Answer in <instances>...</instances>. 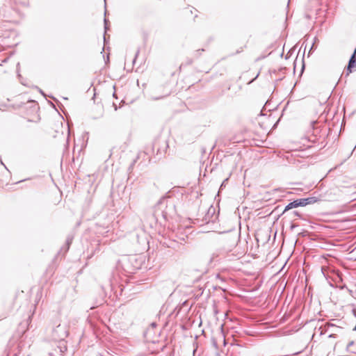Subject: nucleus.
<instances>
[{
    "label": "nucleus",
    "instance_id": "nucleus-22",
    "mask_svg": "<svg viewBox=\"0 0 356 356\" xmlns=\"http://www.w3.org/2000/svg\"><path fill=\"white\" fill-rule=\"evenodd\" d=\"M65 336H66L65 332H64V333L63 334V335L60 337V339H63V337H65Z\"/></svg>",
    "mask_w": 356,
    "mask_h": 356
},
{
    "label": "nucleus",
    "instance_id": "nucleus-9",
    "mask_svg": "<svg viewBox=\"0 0 356 356\" xmlns=\"http://www.w3.org/2000/svg\"><path fill=\"white\" fill-rule=\"evenodd\" d=\"M72 240L73 236H68L66 239L65 246L62 248L60 250L62 251L63 250H64L65 252H67L70 247V245L72 244Z\"/></svg>",
    "mask_w": 356,
    "mask_h": 356
},
{
    "label": "nucleus",
    "instance_id": "nucleus-17",
    "mask_svg": "<svg viewBox=\"0 0 356 356\" xmlns=\"http://www.w3.org/2000/svg\"><path fill=\"white\" fill-rule=\"evenodd\" d=\"M138 54H139V50L138 49V50H137V51H136V53L135 58H134V60H133V63H135L136 59V57L138 56Z\"/></svg>",
    "mask_w": 356,
    "mask_h": 356
},
{
    "label": "nucleus",
    "instance_id": "nucleus-23",
    "mask_svg": "<svg viewBox=\"0 0 356 356\" xmlns=\"http://www.w3.org/2000/svg\"><path fill=\"white\" fill-rule=\"evenodd\" d=\"M192 62H193V60H192L191 59H190V60H188V64H191V63H192Z\"/></svg>",
    "mask_w": 356,
    "mask_h": 356
},
{
    "label": "nucleus",
    "instance_id": "nucleus-25",
    "mask_svg": "<svg viewBox=\"0 0 356 356\" xmlns=\"http://www.w3.org/2000/svg\"><path fill=\"white\" fill-rule=\"evenodd\" d=\"M353 331H356V325H355V327H353Z\"/></svg>",
    "mask_w": 356,
    "mask_h": 356
},
{
    "label": "nucleus",
    "instance_id": "nucleus-16",
    "mask_svg": "<svg viewBox=\"0 0 356 356\" xmlns=\"http://www.w3.org/2000/svg\"><path fill=\"white\" fill-rule=\"evenodd\" d=\"M220 254L219 253V252H214L212 254V258L210 259V261H212V259L215 257H218Z\"/></svg>",
    "mask_w": 356,
    "mask_h": 356
},
{
    "label": "nucleus",
    "instance_id": "nucleus-26",
    "mask_svg": "<svg viewBox=\"0 0 356 356\" xmlns=\"http://www.w3.org/2000/svg\"><path fill=\"white\" fill-rule=\"evenodd\" d=\"M40 92L41 94H42L43 95H44V92H42V90H40Z\"/></svg>",
    "mask_w": 356,
    "mask_h": 356
},
{
    "label": "nucleus",
    "instance_id": "nucleus-24",
    "mask_svg": "<svg viewBox=\"0 0 356 356\" xmlns=\"http://www.w3.org/2000/svg\"><path fill=\"white\" fill-rule=\"evenodd\" d=\"M242 50H237L236 52V54H239Z\"/></svg>",
    "mask_w": 356,
    "mask_h": 356
},
{
    "label": "nucleus",
    "instance_id": "nucleus-13",
    "mask_svg": "<svg viewBox=\"0 0 356 356\" xmlns=\"http://www.w3.org/2000/svg\"><path fill=\"white\" fill-rule=\"evenodd\" d=\"M135 163H136V161L134 160V161L132 162V163L129 165V168H128V170H129V172H131V171L133 170V168H134V165Z\"/></svg>",
    "mask_w": 356,
    "mask_h": 356
},
{
    "label": "nucleus",
    "instance_id": "nucleus-18",
    "mask_svg": "<svg viewBox=\"0 0 356 356\" xmlns=\"http://www.w3.org/2000/svg\"><path fill=\"white\" fill-rule=\"evenodd\" d=\"M161 98H162V97H152V99L158 100V99H161Z\"/></svg>",
    "mask_w": 356,
    "mask_h": 356
},
{
    "label": "nucleus",
    "instance_id": "nucleus-29",
    "mask_svg": "<svg viewBox=\"0 0 356 356\" xmlns=\"http://www.w3.org/2000/svg\"><path fill=\"white\" fill-rule=\"evenodd\" d=\"M304 68H305V65L303 64L302 67V71L304 70Z\"/></svg>",
    "mask_w": 356,
    "mask_h": 356
},
{
    "label": "nucleus",
    "instance_id": "nucleus-10",
    "mask_svg": "<svg viewBox=\"0 0 356 356\" xmlns=\"http://www.w3.org/2000/svg\"><path fill=\"white\" fill-rule=\"evenodd\" d=\"M72 240L73 236H68L66 239L65 246L62 248L60 250L62 251L63 250H64L65 252H67L70 247V245L72 244Z\"/></svg>",
    "mask_w": 356,
    "mask_h": 356
},
{
    "label": "nucleus",
    "instance_id": "nucleus-3",
    "mask_svg": "<svg viewBox=\"0 0 356 356\" xmlns=\"http://www.w3.org/2000/svg\"><path fill=\"white\" fill-rule=\"evenodd\" d=\"M322 198L316 197V196H310L305 198H299V204L300 207H305L309 204H312L319 201H321Z\"/></svg>",
    "mask_w": 356,
    "mask_h": 356
},
{
    "label": "nucleus",
    "instance_id": "nucleus-7",
    "mask_svg": "<svg viewBox=\"0 0 356 356\" xmlns=\"http://www.w3.org/2000/svg\"><path fill=\"white\" fill-rule=\"evenodd\" d=\"M115 283L116 280L113 276L111 279L109 280L106 285L102 286V289L105 292H106L108 289H110L111 291H113L114 293H116L117 291H115Z\"/></svg>",
    "mask_w": 356,
    "mask_h": 356
},
{
    "label": "nucleus",
    "instance_id": "nucleus-15",
    "mask_svg": "<svg viewBox=\"0 0 356 356\" xmlns=\"http://www.w3.org/2000/svg\"><path fill=\"white\" fill-rule=\"evenodd\" d=\"M293 214L294 216H296L299 217V218H302L301 214H300L298 211H293Z\"/></svg>",
    "mask_w": 356,
    "mask_h": 356
},
{
    "label": "nucleus",
    "instance_id": "nucleus-21",
    "mask_svg": "<svg viewBox=\"0 0 356 356\" xmlns=\"http://www.w3.org/2000/svg\"><path fill=\"white\" fill-rule=\"evenodd\" d=\"M205 220H206V222L207 223L210 221V219H209L207 217H206Z\"/></svg>",
    "mask_w": 356,
    "mask_h": 356
},
{
    "label": "nucleus",
    "instance_id": "nucleus-2",
    "mask_svg": "<svg viewBox=\"0 0 356 356\" xmlns=\"http://www.w3.org/2000/svg\"><path fill=\"white\" fill-rule=\"evenodd\" d=\"M166 207V199L162 197L154 207V215L156 220H159L162 218L164 220H167V212L163 210V207Z\"/></svg>",
    "mask_w": 356,
    "mask_h": 356
},
{
    "label": "nucleus",
    "instance_id": "nucleus-19",
    "mask_svg": "<svg viewBox=\"0 0 356 356\" xmlns=\"http://www.w3.org/2000/svg\"><path fill=\"white\" fill-rule=\"evenodd\" d=\"M151 326H152V327H155L156 326V323H151Z\"/></svg>",
    "mask_w": 356,
    "mask_h": 356
},
{
    "label": "nucleus",
    "instance_id": "nucleus-11",
    "mask_svg": "<svg viewBox=\"0 0 356 356\" xmlns=\"http://www.w3.org/2000/svg\"><path fill=\"white\" fill-rule=\"evenodd\" d=\"M204 49H197L195 51V56L196 58H198L200 54V51H204Z\"/></svg>",
    "mask_w": 356,
    "mask_h": 356
},
{
    "label": "nucleus",
    "instance_id": "nucleus-1",
    "mask_svg": "<svg viewBox=\"0 0 356 356\" xmlns=\"http://www.w3.org/2000/svg\"><path fill=\"white\" fill-rule=\"evenodd\" d=\"M238 235L236 232H227L216 240L217 252L225 254L230 252L237 245Z\"/></svg>",
    "mask_w": 356,
    "mask_h": 356
},
{
    "label": "nucleus",
    "instance_id": "nucleus-20",
    "mask_svg": "<svg viewBox=\"0 0 356 356\" xmlns=\"http://www.w3.org/2000/svg\"><path fill=\"white\" fill-rule=\"evenodd\" d=\"M226 181H227V179H225V180H224V181L222 182V184H221V186H220V188H222L223 186H225V184H224V183H225Z\"/></svg>",
    "mask_w": 356,
    "mask_h": 356
},
{
    "label": "nucleus",
    "instance_id": "nucleus-5",
    "mask_svg": "<svg viewBox=\"0 0 356 356\" xmlns=\"http://www.w3.org/2000/svg\"><path fill=\"white\" fill-rule=\"evenodd\" d=\"M337 192H338L337 189H330L326 191L324 197H323L322 195H320L318 197H321L322 198L321 200L332 201V200H334L337 197Z\"/></svg>",
    "mask_w": 356,
    "mask_h": 356
},
{
    "label": "nucleus",
    "instance_id": "nucleus-12",
    "mask_svg": "<svg viewBox=\"0 0 356 356\" xmlns=\"http://www.w3.org/2000/svg\"><path fill=\"white\" fill-rule=\"evenodd\" d=\"M104 29H105V32H106V31L108 30V20L106 18H104Z\"/></svg>",
    "mask_w": 356,
    "mask_h": 356
},
{
    "label": "nucleus",
    "instance_id": "nucleus-6",
    "mask_svg": "<svg viewBox=\"0 0 356 356\" xmlns=\"http://www.w3.org/2000/svg\"><path fill=\"white\" fill-rule=\"evenodd\" d=\"M331 328H332V330H330L332 332V333L330 334H329L328 337L330 338H335L337 337L336 332H338V331L339 330H341V327H338V326H336V325H334V324H332L331 323H327L325 325V330H324V332H327Z\"/></svg>",
    "mask_w": 356,
    "mask_h": 356
},
{
    "label": "nucleus",
    "instance_id": "nucleus-14",
    "mask_svg": "<svg viewBox=\"0 0 356 356\" xmlns=\"http://www.w3.org/2000/svg\"><path fill=\"white\" fill-rule=\"evenodd\" d=\"M215 213V209L214 208H212L211 207L209 211H208V213L207 215H209L210 213H211L212 215Z\"/></svg>",
    "mask_w": 356,
    "mask_h": 356
},
{
    "label": "nucleus",
    "instance_id": "nucleus-31",
    "mask_svg": "<svg viewBox=\"0 0 356 356\" xmlns=\"http://www.w3.org/2000/svg\"><path fill=\"white\" fill-rule=\"evenodd\" d=\"M59 328H60V325L57 327V329H59Z\"/></svg>",
    "mask_w": 356,
    "mask_h": 356
},
{
    "label": "nucleus",
    "instance_id": "nucleus-4",
    "mask_svg": "<svg viewBox=\"0 0 356 356\" xmlns=\"http://www.w3.org/2000/svg\"><path fill=\"white\" fill-rule=\"evenodd\" d=\"M356 67V47L355 49L351 55L348 63L346 67L347 74L346 75H349L350 73L352 72V69Z\"/></svg>",
    "mask_w": 356,
    "mask_h": 356
},
{
    "label": "nucleus",
    "instance_id": "nucleus-27",
    "mask_svg": "<svg viewBox=\"0 0 356 356\" xmlns=\"http://www.w3.org/2000/svg\"><path fill=\"white\" fill-rule=\"evenodd\" d=\"M165 148H167L168 147V145L166 142H165Z\"/></svg>",
    "mask_w": 356,
    "mask_h": 356
},
{
    "label": "nucleus",
    "instance_id": "nucleus-28",
    "mask_svg": "<svg viewBox=\"0 0 356 356\" xmlns=\"http://www.w3.org/2000/svg\"><path fill=\"white\" fill-rule=\"evenodd\" d=\"M353 341H351V342H350V343H349V345H348V346H351V345H353Z\"/></svg>",
    "mask_w": 356,
    "mask_h": 356
},
{
    "label": "nucleus",
    "instance_id": "nucleus-8",
    "mask_svg": "<svg viewBox=\"0 0 356 356\" xmlns=\"http://www.w3.org/2000/svg\"><path fill=\"white\" fill-rule=\"evenodd\" d=\"M300 207L298 199L294 200L293 201L289 202L284 208L282 214L285 212L288 211L290 209H295Z\"/></svg>",
    "mask_w": 356,
    "mask_h": 356
},
{
    "label": "nucleus",
    "instance_id": "nucleus-30",
    "mask_svg": "<svg viewBox=\"0 0 356 356\" xmlns=\"http://www.w3.org/2000/svg\"><path fill=\"white\" fill-rule=\"evenodd\" d=\"M26 179H24V180H20L19 181H18L17 183H19V182H22L24 181H25Z\"/></svg>",
    "mask_w": 356,
    "mask_h": 356
}]
</instances>
